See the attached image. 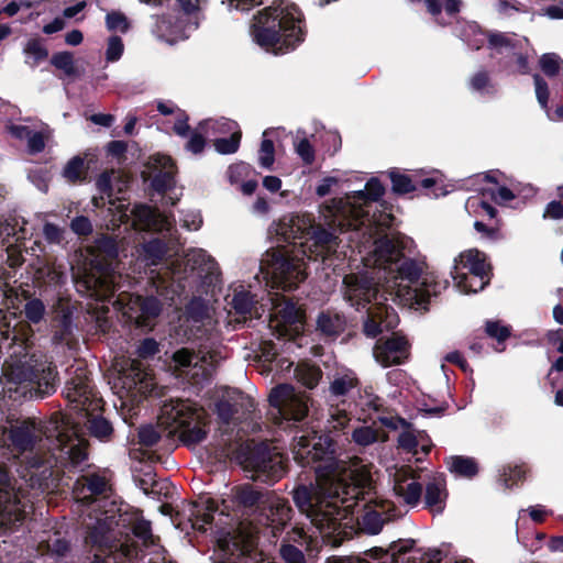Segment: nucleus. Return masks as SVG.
Here are the masks:
<instances>
[{"instance_id":"58836bf2","label":"nucleus","mask_w":563,"mask_h":563,"mask_svg":"<svg viewBox=\"0 0 563 563\" xmlns=\"http://www.w3.org/2000/svg\"><path fill=\"white\" fill-rule=\"evenodd\" d=\"M244 401L250 404V400L246 399L241 393H236L235 397L233 398V401L227 399L219 401L217 405V411L219 417L224 422H230L239 412V406H242Z\"/></svg>"},{"instance_id":"680f3d73","label":"nucleus","mask_w":563,"mask_h":563,"mask_svg":"<svg viewBox=\"0 0 563 563\" xmlns=\"http://www.w3.org/2000/svg\"><path fill=\"white\" fill-rule=\"evenodd\" d=\"M159 438V432L153 426L142 427L139 431L140 443L144 446H153Z\"/></svg>"},{"instance_id":"bb28decb","label":"nucleus","mask_w":563,"mask_h":563,"mask_svg":"<svg viewBox=\"0 0 563 563\" xmlns=\"http://www.w3.org/2000/svg\"><path fill=\"white\" fill-rule=\"evenodd\" d=\"M448 497L446 483L442 474L433 475L426 484V507L435 514L442 512Z\"/></svg>"},{"instance_id":"6e6d98bb","label":"nucleus","mask_w":563,"mask_h":563,"mask_svg":"<svg viewBox=\"0 0 563 563\" xmlns=\"http://www.w3.org/2000/svg\"><path fill=\"white\" fill-rule=\"evenodd\" d=\"M471 88L474 91L481 93H492L495 91L494 86L492 85L487 73L479 71L475 74L470 81Z\"/></svg>"},{"instance_id":"c756f323","label":"nucleus","mask_w":563,"mask_h":563,"mask_svg":"<svg viewBox=\"0 0 563 563\" xmlns=\"http://www.w3.org/2000/svg\"><path fill=\"white\" fill-rule=\"evenodd\" d=\"M477 178L487 181L486 187L478 189L483 198H490L497 203H506L515 198V195L509 188L499 185L496 173L478 175Z\"/></svg>"},{"instance_id":"c9c22d12","label":"nucleus","mask_w":563,"mask_h":563,"mask_svg":"<svg viewBox=\"0 0 563 563\" xmlns=\"http://www.w3.org/2000/svg\"><path fill=\"white\" fill-rule=\"evenodd\" d=\"M446 466L451 473L464 477H472L478 471L475 460L466 456H450Z\"/></svg>"},{"instance_id":"864d4df0","label":"nucleus","mask_w":563,"mask_h":563,"mask_svg":"<svg viewBox=\"0 0 563 563\" xmlns=\"http://www.w3.org/2000/svg\"><path fill=\"white\" fill-rule=\"evenodd\" d=\"M124 52V44L121 37L112 35L107 41L106 60L108 63L118 62Z\"/></svg>"},{"instance_id":"f704fd0d","label":"nucleus","mask_w":563,"mask_h":563,"mask_svg":"<svg viewBox=\"0 0 563 563\" xmlns=\"http://www.w3.org/2000/svg\"><path fill=\"white\" fill-rule=\"evenodd\" d=\"M25 64L35 68L48 57V51L40 38L29 40L23 47Z\"/></svg>"},{"instance_id":"473e14b6","label":"nucleus","mask_w":563,"mask_h":563,"mask_svg":"<svg viewBox=\"0 0 563 563\" xmlns=\"http://www.w3.org/2000/svg\"><path fill=\"white\" fill-rule=\"evenodd\" d=\"M74 306L69 302L59 301L56 308V318L58 319L60 330L55 333L54 341L56 343H68L67 336L71 333L74 314Z\"/></svg>"},{"instance_id":"a211bd4d","label":"nucleus","mask_w":563,"mask_h":563,"mask_svg":"<svg viewBox=\"0 0 563 563\" xmlns=\"http://www.w3.org/2000/svg\"><path fill=\"white\" fill-rule=\"evenodd\" d=\"M113 306L121 311L124 317L139 327L152 328V321L161 312V303L154 297L143 298L126 291H121Z\"/></svg>"},{"instance_id":"6ab92c4d","label":"nucleus","mask_w":563,"mask_h":563,"mask_svg":"<svg viewBox=\"0 0 563 563\" xmlns=\"http://www.w3.org/2000/svg\"><path fill=\"white\" fill-rule=\"evenodd\" d=\"M269 319L272 327L279 330L282 335L288 333L298 334L303 324L302 311L295 303L286 300L284 297L269 298Z\"/></svg>"},{"instance_id":"2eb2a0df","label":"nucleus","mask_w":563,"mask_h":563,"mask_svg":"<svg viewBox=\"0 0 563 563\" xmlns=\"http://www.w3.org/2000/svg\"><path fill=\"white\" fill-rule=\"evenodd\" d=\"M154 379L139 361H132L118 377L117 387L123 406H134L154 390Z\"/></svg>"},{"instance_id":"bf43d9fd","label":"nucleus","mask_w":563,"mask_h":563,"mask_svg":"<svg viewBox=\"0 0 563 563\" xmlns=\"http://www.w3.org/2000/svg\"><path fill=\"white\" fill-rule=\"evenodd\" d=\"M295 150L305 164L310 165L313 163L314 150L307 139L296 142Z\"/></svg>"},{"instance_id":"e2e57ef3","label":"nucleus","mask_w":563,"mask_h":563,"mask_svg":"<svg viewBox=\"0 0 563 563\" xmlns=\"http://www.w3.org/2000/svg\"><path fill=\"white\" fill-rule=\"evenodd\" d=\"M181 225L190 231H197L202 224V218L199 211L189 210L183 213Z\"/></svg>"},{"instance_id":"3c124183","label":"nucleus","mask_w":563,"mask_h":563,"mask_svg":"<svg viewBox=\"0 0 563 563\" xmlns=\"http://www.w3.org/2000/svg\"><path fill=\"white\" fill-rule=\"evenodd\" d=\"M540 67L547 76H556L562 69V59L553 53L544 54L540 58Z\"/></svg>"},{"instance_id":"7c9ffc66","label":"nucleus","mask_w":563,"mask_h":563,"mask_svg":"<svg viewBox=\"0 0 563 563\" xmlns=\"http://www.w3.org/2000/svg\"><path fill=\"white\" fill-rule=\"evenodd\" d=\"M231 305L234 311L243 317L261 316L260 309L264 311L263 305L257 307L253 296L243 286L234 289Z\"/></svg>"},{"instance_id":"338daca9","label":"nucleus","mask_w":563,"mask_h":563,"mask_svg":"<svg viewBox=\"0 0 563 563\" xmlns=\"http://www.w3.org/2000/svg\"><path fill=\"white\" fill-rule=\"evenodd\" d=\"M282 556L288 563H302L303 554L295 544L286 543L280 549Z\"/></svg>"},{"instance_id":"13d9d810","label":"nucleus","mask_w":563,"mask_h":563,"mask_svg":"<svg viewBox=\"0 0 563 563\" xmlns=\"http://www.w3.org/2000/svg\"><path fill=\"white\" fill-rule=\"evenodd\" d=\"M187 313L192 321H202L208 317V308L201 299H192L187 307Z\"/></svg>"},{"instance_id":"4468645a","label":"nucleus","mask_w":563,"mask_h":563,"mask_svg":"<svg viewBox=\"0 0 563 563\" xmlns=\"http://www.w3.org/2000/svg\"><path fill=\"white\" fill-rule=\"evenodd\" d=\"M30 500L15 490L8 472L0 467V533L15 529L23 521Z\"/></svg>"},{"instance_id":"37998d69","label":"nucleus","mask_w":563,"mask_h":563,"mask_svg":"<svg viewBox=\"0 0 563 563\" xmlns=\"http://www.w3.org/2000/svg\"><path fill=\"white\" fill-rule=\"evenodd\" d=\"M356 386V378L353 374H344L333 379L330 385L331 395L341 397L347 395Z\"/></svg>"},{"instance_id":"f8f14e48","label":"nucleus","mask_w":563,"mask_h":563,"mask_svg":"<svg viewBox=\"0 0 563 563\" xmlns=\"http://www.w3.org/2000/svg\"><path fill=\"white\" fill-rule=\"evenodd\" d=\"M167 271L181 287H185L183 282L210 286L218 282L220 275L217 262L202 249L189 250L181 261H172Z\"/></svg>"},{"instance_id":"20e7f679","label":"nucleus","mask_w":563,"mask_h":563,"mask_svg":"<svg viewBox=\"0 0 563 563\" xmlns=\"http://www.w3.org/2000/svg\"><path fill=\"white\" fill-rule=\"evenodd\" d=\"M110 486L104 476L89 474L78 478L74 485V496L81 506L87 507V519L84 525L88 530L86 541L99 548L120 550L119 555L131 560L137 556L135 548L126 543H115L114 526L131 531L136 542L146 551L148 563H170L166 551L159 544V538L152 532L151 522L144 519L139 509L121 510L113 501H109Z\"/></svg>"},{"instance_id":"ddd939ff","label":"nucleus","mask_w":563,"mask_h":563,"mask_svg":"<svg viewBox=\"0 0 563 563\" xmlns=\"http://www.w3.org/2000/svg\"><path fill=\"white\" fill-rule=\"evenodd\" d=\"M268 401L275 410L273 417L276 423L284 426L291 421H301L307 417L310 398L289 384H280L271 390Z\"/></svg>"},{"instance_id":"4d7b16f0","label":"nucleus","mask_w":563,"mask_h":563,"mask_svg":"<svg viewBox=\"0 0 563 563\" xmlns=\"http://www.w3.org/2000/svg\"><path fill=\"white\" fill-rule=\"evenodd\" d=\"M465 208L468 212H479L483 211L489 218H494L496 214V210L493 206L486 202L484 199H478L476 197H471L466 200Z\"/></svg>"},{"instance_id":"4c0bfd02","label":"nucleus","mask_w":563,"mask_h":563,"mask_svg":"<svg viewBox=\"0 0 563 563\" xmlns=\"http://www.w3.org/2000/svg\"><path fill=\"white\" fill-rule=\"evenodd\" d=\"M38 550L42 555L62 556L67 552L68 543L59 536V533L54 532L53 534H49L47 539H42L40 541Z\"/></svg>"},{"instance_id":"8fccbe9b","label":"nucleus","mask_w":563,"mask_h":563,"mask_svg":"<svg viewBox=\"0 0 563 563\" xmlns=\"http://www.w3.org/2000/svg\"><path fill=\"white\" fill-rule=\"evenodd\" d=\"M489 46L498 53L512 52L514 37L504 33H492L488 37Z\"/></svg>"},{"instance_id":"f257e3e1","label":"nucleus","mask_w":563,"mask_h":563,"mask_svg":"<svg viewBox=\"0 0 563 563\" xmlns=\"http://www.w3.org/2000/svg\"><path fill=\"white\" fill-rule=\"evenodd\" d=\"M384 191L380 181L372 178L364 190L325 203L321 213L331 231L316 227L310 214L284 218L277 224L276 233L288 245L267 251L262 258L260 272L266 284L272 288L291 290L307 277V258H320L327 263L333 257H345L346 253L339 250L342 243L339 233L351 229L350 241L356 242L363 266L344 276L342 291L344 299L356 308L375 300L367 310L365 334L375 338L397 327V313L383 300L427 309L430 297L438 294L439 285L431 275L423 274L422 263L404 256L402 250L412 241L398 233H386L393 221L390 214L369 218L372 203Z\"/></svg>"},{"instance_id":"6e6552de","label":"nucleus","mask_w":563,"mask_h":563,"mask_svg":"<svg viewBox=\"0 0 563 563\" xmlns=\"http://www.w3.org/2000/svg\"><path fill=\"white\" fill-rule=\"evenodd\" d=\"M117 255V243L111 236L97 239L91 247V257L75 274L77 290L99 301L113 298L114 292L121 288L117 282L119 276L110 268V261Z\"/></svg>"},{"instance_id":"7ed1b4c3","label":"nucleus","mask_w":563,"mask_h":563,"mask_svg":"<svg viewBox=\"0 0 563 563\" xmlns=\"http://www.w3.org/2000/svg\"><path fill=\"white\" fill-rule=\"evenodd\" d=\"M0 443L18 457L24 455L20 477L32 489L53 492L59 486L58 463L78 467L87 459L86 441L76 427L58 416L47 423L25 419L2 430Z\"/></svg>"},{"instance_id":"4be33fe9","label":"nucleus","mask_w":563,"mask_h":563,"mask_svg":"<svg viewBox=\"0 0 563 563\" xmlns=\"http://www.w3.org/2000/svg\"><path fill=\"white\" fill-rule=\"evenodd\" d=\"M199 130L207 136L231 134L228 139L220 137L214 141V147L221 154H232L239 148L241 133L238 130V124L232 120L224 118L220 120H206L200 123Z\"/></svg>"},{"instance_id":"dca6fc26","label":"nucleus","mask_w":563,"mask_h":563,"mask_svg":"<svg viewBox=\"0 0 563 563\" xmlns=\"http://www.w3.org/2000/svg\"><path fill=\"white\" fill-rule=\"evenodd\" d=\"M218 360L216 352L192 353L185 347L173 354V363L178 376L188 379L191 384H199L207 379Z\"/></svg>"},{"instance_id":"a19ab883","label":"nucleus","mask_w":563,"mask_h":563,"mask_svg":"<svg viewBox=\"0 0 563 563\" xmlns=\"http://www.w3.org/2000/svg\"><path fill=\"white\" fill-rule=\"evenodd\" d=\"M295 377L303 386L312 389L318 385L321 378V371L312 365L299 364L295 368Z\"/></svg>"},{"instance_id":"f3484780","label":"nucleus","mask_w":563,"mask_h":563,"mask_svg":"<svg viewBox=\"0 0 563 563\" xmlns=\"http://www.w3.org/2000/svg\"><path fill=\"white\" fill-rule=\"evenodd\" d=\"M245 470L252 478L262 482H277L286 473L285 457L275 449L258 445L245 461Z\"/></svg>"},{"instance_id":"69168bd1","label":"nucleus","mask_w":563,"mask_h":563,"mask_svg":"<svg viewBox=\"0 0 563 563\" xmlns=\"http://www.w3.org/2000/svg\"><path fill=\"white\" fill-rule=\"evenodd\" d=\"M486 333L498 342H503L509 336L510 330L508 327L501 325L498 321H488L486 323Z\"/></svg>"},{"instance_id":"de8ad7c7","label":"nucleus","mask_w":563,"mask_h":563,"mask_svg":"<svg viewBox=\"0 0 563 563\" xmlns=\"http://www.w3.org/2000/svg\"><path fill=\"white\" fill-rule=\"evenodd\" d=\"M390 179L396 192L408 194L417 189L418 180L410 178L408 175L391 172Z\"/></svg>"},{"instance_id":"09e8293b","label":"nucleus","mask_w":563,"mask_h":563,"mask_svg":"<svg viewBox=\"0 0 563 563\" xmlns=\"http://www.w3.org/2000/svg\"><path fill=\"white\" fill-rule=\"evenodd\" d=\"M267 131L263 133V140L258 152V163L264 168H271L275 161L274 144L267 137Z\"/></svg>"},{"instance_id":"b1692460","label":"nucleus","mask_w":563,"mask_h":563,"mask_svg":"<svg viewBox=\"0 0 563 563\" xmlns=\"http://www.w3.org/2000/svg\"><path fill=\"white\" fill-rule=\"evenodd\" d=\"M373 355L384 367L401 364L409 355V344L404 336L394 335L384 342H377Z\"/></svg>"},{"instance_id":"052dcab7","label":"nucleus","mask_w":563,"mask_h":563,"mask_svg":"<svg viewBox=\"0 0 563 563\" xmlns=\"http://www.w3.org/2000/svg\"><path fill=\"white\" fill-rule=\"evenodd\" d=\"M139 486L146 495H155L165 488V484H159L151 473H146L145 477L139 481Z\"/></svg>"},{"instance_id":"72a5a7b5","label":"nucleus","mask_w":563,"mask_h":563,"mask_svg":"<svg viewBox=\"0 0 563 563\" xmlns=\"http://www.w3.org/2000/svg\"><path fill=\"white\" fill-rule=\"evenodd\" d=\"M90 153H86L85 156H74L70 158L63 169L64 178L69 183L82 181L88 173L89 164L86 163V158Z\"/></svg>"},{"instance_id":"5701e85b","label":"nucleus","mask_w":563,"mask_h":563,"mask_svg":"<svg viewBox=\"0 0 563 563\" xmlns=\"http://www.w3.org/2000/svg\"><path fill=\"white\" fill-rule=\"evenodd\" d=\"M76 374L71 377L65 387L67 399L75 405V409L89 412L97 408V400L92 398V390L89 384L87 372L79 365L70 374Z\"/></svg>"},{"instance_id":"2f4dec72","label":"nucleus","mask_w":563,"mask_h":563,"mask_svg":"<svg viewBox=\"0 0 563 563\" xmlns=\"http://www.w3.org/2000/svg\"><path fill=\"white\" fill-rule=\"evenodd\" d=\"M451 274L454 279L455 287L463 294L477 292L478 290L484 289L489 282L488 276L467 275L464 272H460L457 263L454 264Z\"/></svg>"},{"instance_id":"c03bdc74","label":"nucleus","mask_w":563,"mask_h":563,"mask_svg":"<svg viewBox=\"0 0 563 563\" xmlns=\"http://www.w3.org/2000/svg\"><path fill=\"white\" fill-rule=\"evenodd\" d=\"M88 429L90 433L100 441H108L113 431L110 422L102 417L89 419Z\"/></svg>"},{"instance_id":"c85d7f7f","label":"nucleus","mask_w":563,"mask_h":563,"mask_svg":"<svg viewBox=\"0 0 563 563\" xmlns=\"http://www.w3.org/2000/svg\"><path fill=\"white\" fill-rule=\"evenodd\" d=\"M456 261L460 266V272H462L463 268H467V275L488 276L489 265L486 263L485 254L477 250H468L461 253L454 260V264H456Z\"/></svg>"},{"instance_id":"0eeeda50","label":"nucleus","mask_w":563,"mask_h":563,"mask_svg":"<svg viewBox=\"0 0 563 563\" xmlns=\"http://www.w3.org/2000/svg\"><path fill=\"white\" fill-rule=\"evenodd\" d=\"M114 183L118 191H122L128 186V179L115 170L104 172L98 177L96 186L100 197L92 198L93 206L96 208L102 207L107 197L110 205L109 211L113 213V221L118 220L120 223L131 221L135 229L166 233L165 236L168 235L172 240L174 218L145 205H136L130 209L120 199L115 202L112 200Z\"/></svg>"},{"instance_id":"412c9836","label":"nucleus","mask_w":563,"mask_h":563,"mask_svg":"<svg viewBox=\"0 0 563 563\" xmlns=\"http://www.w3.org/2000/svg\"><path fill=\"white\" fill-rule=\"evenodd\" d=\"M393 492L400 504L416 507L421 499L422 486L408 466L395 468L390 474Z\"/></svg>"},{"instance_id":"79ce46f5","label":"nucleus","mask_w":563,"mask_h":563,"mask_svg":"<svg viewBox=\"0 0 563 563\" xmlns=\"http://www.w3.org/2000/svg\"><path fill=\"white\" fill-rule=\"evenodd\" d=\"M51 63L57 69H60L68 77L78 76L77 67L75 66L74 56L69 52H59L52 56Z\"/></svg>"},{"instance_id":"cd10ccee","label":"nucleus","mask_w":563,"mask_h":563,"mask_svg":"<svg viewBox=\"0 0 563 563\" xmlns=\"http://www.w3.org/2000/svg\"><path fill=\"white\" fill-rule=\"evenodd\" d=\"M154 32L159 38L169 44L188 37L187 29L181 18H176L175 21L167 16L157 19Z\"/></svg>"},{"instance_id":"603ef678","label":"nucleus","mask_w":563,"mask_h":563,"mask_svg":"<svg viewBox=\"0 0 563 563\" xmlns=\"http://www.w3.org/2000/svg\"><path fill=\"white\" fill-rule=\"evenodd\" d=\"M106 25L109 31L120 33H125L130 27L126 16L119 11H112L107 14Z\"/></svg>"},{"instance_id":"a18cd8bd","label":"nucleus","mask_w":563,"mask_h":563,"mask_svg":"<svg viewBox=\"0 0 563 563\" xmlns=\"http://www.w3.org/2000/svg\"><path fill=\"white\" fill-rule=\"evenodd\" d=\"M66 230L52 222H44L42 235L49 245H63L65 242Z\"/></svg>"},{"instance_id":"774afa93","label":"nucleus","mask_w":563,"mask_h":563,"mask_svg":"<svg viewBox=\"0 0 563 563\" xmlns=\"http://www.w3.org/2000/svg\"><path fill=\"white\" fill-rule=\"evenodd\" d=\"M523 475L525 472L520 467H509L508 471L504 470V473L500 475V481L505 488H510L514 484L521 481Z\"/></svg>"},{"instance_id":"a878e982","label":"nucleus","mask_w":563,"mask_h":563,"mask_svg":"<svg viewBox=\"0 0 563 563\" xmlns=\"http://www.w3.org/2000/svg\"><path fill=\"white\" fill-rule=\"evenodd\" d=\"M148 177L152 178V187L164 192L170 189L175 184V165L169 156L155 154L150 157L147 163Z\"/></svg>"},{"instance_id":"ea45409f","label":"nucleus","mask_w":563,"mask_h":563,"mask_svg":"<svg viewBox=\"0 0 563 563\" xmlns=\"http://www.w3.org/2000/svg\"><path fill=\"white\" fill-rule=\"evenodd\" d=\"M143 252L148 265H157L166 256L168 249L159 239H153L143 245Z\"/></svg>"},{"instance_id":"e433bc0d","label":"nucleus","mask_w":563,"mask_h":563,"mask_svg":"<svg viewBox=\"0 0 563 563\" xmlns=\"http://www.w3.org/2000/svg\"><path fill=\"white\" fill-rule=\"evenodd\" d=\"M344 319L330 311L322 312L318 318V329L328 336H335L344 329Z\"/></svg>"},{"instance_id":"5fc2aeb1","label":"nucleus","mask_w":563,"mask_h":563,"mask_svg":"<svg viewBox=\"0 0 563 563\" xmlns=\"http://www.w3.org/2000/svg\"><path fill=\"white\" fill-rule=\"evenodd\" d=\"M24 312L30 322L38 323L44 317L45 306L40 299H31L25 303Z\"/></svg>"},{"instance_id":"49530a36","label":"nucleus","mask_w":563,"mask_h":563,"mask_svg":"<svg viewBox=\"0 0 563 563\" xmlns=\"http://www.w3.org/2000/svg\"><path fill=\"white\" fill-rule=\"evenodd\" d=\"M352 439L356 444L367 446L378 441L379 434L373 427L361 426L353 431Z\"/></svg>"},{"instance_id":"39448f33","label":"nucleus","mask_w":563,"mask_h":563,"mask_svg":"<svg viewBox=\"0 0 563 563\" xmlns=\"http://www.w3.org/2000/svg\"><path fill=\"white\" fill-rule=\"evenodd\" d=\"M9 343V358L4 363L8 380L20 385L31 397H45L56 390L57 372L48 356L34 344L29 323L18 321L2 331Z\"/></svg>"},{"instance_id":"393cba45","label":"nucleus","mask_w":563,"mask_h":563,"mask_svg":"<svg viewBox=\"0 0 563 563\" xmlns=\"http://www.w3.org/2000/svg\"><path fill=\"white\" fill-rule=\"evenodd\" d=\"M404 515L402 509L390 506L389 503H382L365 509L357 522L363 531L368 534H377L385 522L399 518Z\"/></svg>"},{"instance_id":"9d476101","label":"nucleus","mask_w":563,"mask_h":563,"mask_svg":"<svg viewBox=\"0 0 563 563\" xmlns=\"http://www.w3.org/2000/svg\"><path fill=\"white\" fill-rule=\"evenodd\" d=\"M231 496L244 508H254L260 521L272 527L274 536L290 520L291 508L287 500L274 493H263L245 484L232 488Z\"/></svg>"},{"instance_id":"423d86ee","label":"nucleus","mask_w":563,"mask_h":563,"mask_svg":"<svg viewBox=\"0 0 563 563\" xmlns=\"http://www.w3.org/2000/svg\"><path fill=\"white\" fill-rule=\"evenodd\" d=\"M253 41L267 52L285 54L305 40L302 13L288 1H279L254 16Z\"/></svg>"},{"instance_id":"0e129e2a","label":"nucleus","mask_w":563,"mask_h":563,"mask_svg":"<svg viewBox=\"0 0 563 563\" xmlns=\"http://www.w3.org/2000/svg\"><path fill=\"white\" fill-rule=\"evenodd\" d=\"M534 80V87H536V96L540 103V106L543 109L548 108V101H549V88L548 84L544 81V79L540 75L533 76Z\"/></svg>"},{"instance_id":"1a4fd4ad","label":"nucleus","mask_w":563,"mask_h":563,"mask_svg":"<svg viewBox=\"0 0 563 563\" xmlns=\"http://www.w3.org/2000/svg\"><path fill=\"white\" fill-rule=\"evenodd\" d=\"M23 253L40 263L46 254V245L35 233V225L20 216H9L0 223V258L10 267L24 262Z\"/></svg>"},{"instance_id":"9b49d317","label":"nucleus","mask_w":563,"mask_h":563,"mask_svg":"<svg viewBox=\"0 0 563 563\" xmlns=\"http://www.w3.org/2000/svg\"><path fill=\"white\" fill-rule=\"evenodd\" d=\"M159 423L169 434H179L187 444H197L206 438L202 412L188 400L166 402L159 416Z\"/></svg>"},{"instance_id":"aec40b11","label":"nucleus","mask_w":563,"mask_h":563,"mask_svg":"<svg viewBox=\"0 0 563 563\" xmlns=\"http://www.w3.org/2000/svg\"><path fill=\"white\" fill-rule=\"evenodd\" d=\"M382 423L387 428L399 430L398 445L400 449L417 456L420 452L428 454L431 440L424 431L416 430L405 419L399 417H384Z\"/></svg>"},{"instance_id":"f03ea898","label":"nucleus","mask_w":563,"mask_h":563,"mask_svg":"<svg viewBox=\"0 0 563 563\" xmlns=\"http://www.w3.org/2000/svg\"><path fill=\"white\" fill-rule=\"evenodd\" d=\"M332 448L328 435L313 430H300L294 438V459L302 466L317 465L316 484L298 486L292 498L300 512L324 537L349 525L343 521L354 514L360 498L373 483L372 464L358 457L338 460Z\"/></svg>"}]
</instances>
